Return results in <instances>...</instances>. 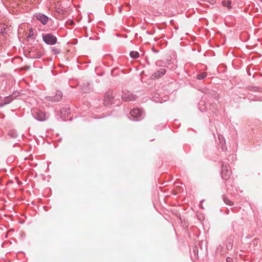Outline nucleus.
Here are the masks:
<instances>
[{"instance_id": "obj_1", "label": "nucleus", "mask_w": 262, "mask_h": 262, "mask_svg": "<svg viewBox=\"0 0 262 262\" xmlns=\"http://www.w3.org/2000/svg\"><path fill=\"white\" fill-rule=\"evenodd\" d=\"M130 114L133 121H139L142 120L144 116V112L140 108H134L130 112Z\"/></svg>"}, {"instance_id": "obj_2", "label": "nucleus", "mask_w": 262, "mask_h": 262, "mask_svg": "<svg viewBox=\"0 0 262 262\" xmlns=\"http://www.w3.org/2000/svg\"><path fill=\"white\" fill-rule=\"evenodd\" d=\"M42 37L43 41L47 45H54L57 42V37L51 33L42 34Z\"/></svg>"}, {"instance_id": "obj_3", "label": "nucleus", "mask_w": 262, "mask_h": 262, "mask_svg": "<svg viewBox=\"0 0 262 262\" xmlns=\"http://www.w3.org/2000/svg\"><path fill=\"white\" fill-rule=\"evenodd\" d=\"M32 114L33 117L39 121H43L47 119L46 115L41 110L33 109L32 110Z\"/></svg>"}, {"instance_id": "obj_4", "label": "nucleus", "mask_w": 262, "mask_h": 262, "mask_svg": "<svg viewBox=\"0 0 262 262\" xmlns=\"http://www.w3.org/2000/svg\"><path fill=\"white\" fill-rule=\"evenodd\" d=\"M231 173L230 167L229 165H222L221 177L224 180H228L230 178Z\"/></svg>"}, {"instance_id": "obj_5", "label": "nucleus", "mask_w": 262, "mask_h": 262, "mask_svg": "<svg viewBox=\"0 0 262 262\" xmlns=\"http://www.w3.org/2000/svg\"><path fill=\"white\" fill-rule=\"evenodd\" d=\"M114 99V96L113 95V92L108 91L106 92L104 99V105H108L113 103V101Z\"/></svg>"}, {"instance_id": "obj_6", "label": "nucleus", "mask_w": 262, "mask_h": 262, "mask_svg": "<svg viewBox=\"0 0 262 262\" xmlns=\"http://www.w3.org/2000/svg\"><path fill=\"white\" fill-rule=\"evenodd\" d=\"M34 17L39 20L43 25H46L50 19L49 17L41 13H36Z\"/></svg>"}, {"instance_id": "obj_7", "label": "nucleus", "mask_w": 262, "mask_h": 262, "mask_svg": "<svg viewBox=\"0 0 262 262\" xmlns=\"http://www.w3.org/2000/svg\"><path fill=\"white\" fill-rule=\"evenodd\" d=\"M121 97L122 100L125 101H134L137 98L136 95H134L129 91L123 92Z\"/></svg>"}, {"instance_id": "obj_8", "label": "nucleus", "mask_w": 262, "mask_h": 262, "mask_svg": "<svg viewBox=\"0 0 262 262\" xmlns=\"http://www.w3.org/2000/svg\"><path fill=\"white\" fill-rule=\"evenodd\" d=\"M43 55L42 52L33 48L29 51V56L32 58H40Z\"/></svg>"}, {"instance_id": "obj_9", "label": "nucleus", "mask_w": 262, "mask_h": 262, "mask_svg": "<svg viewBox=\"0 0 262 262\" xmlns=\"http://www.w3.org/2000/svg\"><path fill=\"white\" fill-rule=\"evenodd\" d=\"M62 98V93L61 91H57L55 94V95L52 96H48L46 97L47 99L49 101H51L53 102H58L61 100Z\"/></svg>"}, {"instance_id": "obj_10", "label": "nucleus", "mask_w": 262, "mask_h": 262, "mask_svg": "<svg viewBox=\"0 0 262 262\" xmlns=\"http://www.w3.org/2000/svg\"><path fill=\"white\" fill-rule=\"evenodd\" d=\"M166 70L164 68L160 69L158 71L153 74L151 77L152 79L159 78L166 73Z\"/></svg>"}, {"instance_id": "obj_11", "label": "nucleus", "mask_w": 262, "mask_h": 262, "mask_svg": "<svg viewBox=\"0 0 262 262\" xmlns=\"http://www.w3.org/2000/svg\"><path fill=\"white\" fill-rule=\"evenodd\" d=\"M19 93L15 92L13 93L11 95L5 97L4 98V101L7 104L10 103L14 98L18 96Z\"/></svg>"}, {"instance_id": "obj_12", "label": "nucleus", "mask_w": 262, "mask_h": 262, "mask_svg": "<svg viewBox=\"0 0 262 262\" xmlns=\"http://www.w3.org/2000/svg\"><path fill=\"white\" fill-rule=\"evenodd\" d=\"M9 31L8 28L4 24H0V33L3 35L7 34Z\"/></svg>"}, {"instance_id": "obj_13", "label": "nucleus", "mask_w": 262, "mask_h": 262, "mask_svg": "<svg viewBox=\"0 0 262 262\" xmlns=\"http://www.w3.org/2000/svg\"><path fill=\"white\" fill-rule=\"evenodd\" d=\"M91 90V88L88 83L83 84L81 87V91L84 93H89Z\"/></svg>"}, {"instance_id": "obj_14", "label": "nucleus", "mask_w": 262, "mask_h": 262, "mask_svg": "<svg viewBox=\"0 0 262 262\" xmlns=\"http://www.w3.org/2000/svg\"><path fill=\"white\" fill-rule=\"evenodd\" d=\"M60 113L62 115H66V114L68 115L71 113L70 112V108L68 106L63 107L61 108Z\"/></svg>"}, {"instance_id": "obj_15", "label": "nucleus", "mask_w": 262, "mask_h": 262, "mask_svg": "<svg viewBox=\"0 0 262 262\" xmlns=\"http://www.w3.org/2000/svg\"><path fill=\"white\" fill-rule=\"evenodd\" d=\"M222 198L223 201L226 204L228 205L229 206L233 205V203L231 201H230L226 195H223L222 196Z\"/></svg>"}, {"instance_id": "obj_16", "label": "nucleus", "mask_w": 262, "mask_h": 262, "mask_svg": "<svg viewBox=\"0 0 262 262\" xmlns=\"http://www.w3.org/2000/svg\"><path fill=\"white\" fill-rule=\"evenodd\" d=\"M129 55L130 57L134 59L137 58L139 56V54L137 51H131L129 53Z\"/></svg>"}, {"instance_id": "obj_17", "label": "nucleus", "mask_w": 262, "mask_h": 262, "mask_svg": "<svg viewBox=\"0 0 262 262\" xmlns=\"http://www.w3.org/2000/svg\"><path fill=\"white\" fill-rule=\"evenodd\" d=\"M207 75V74L206 72H202L197 75V79L199 80H202L206 77Z\"/></svg>"}, {"instance_id": "obj_18", "label": "nucleus", "mask_w": 262, "mask_h": 262, "mask_svg": "<svg viewBox=\"0 0 262 262\" xmlns=\"http://www.w3.org/2000/svg\"><path fill=\"white\" fill-rule=\"evenodd\" d=\"M231 2L230 1L223 2V5L224 6L228 7L229 9L231 8Z\"/></svg>"}, {"instance_id": "obj_19", "label": "nucleus", "mask_w": 262, "mask_h": 262, "mask_svg": "<svg viewBox=\"0 0 262 262\" xmlns=\"http://www.w3.org/2000/svg\"><path fill=\"white\" fill-rule=\"evenodd\" d=\"M33 36H34V31L33 30V29L31 28L29 30L28 35L27 37V40H29V38H32L33 37Z\"/></svg>"}, {"instance_id": "obj_20", "label": "nucleus", "mask_w": 262, "mask_h": 262, "mask_svg": "<svg viewBox=\"0 0 262 262\" xmlns=\"http://www.w3.org/2000/svg\"><path fill=\"white\" fill-rule=\"evenodd\" d=\"M52 51L55 54H59L60 53V49H59L57 48H55V47H53L52 48Z\"/></svg>"}, {"instance_id": "obj_21", "label": "nucleus", "mask_w": 262, "mask_h": 262, "mask_svg": "<svg viewBox=\"0 0 262 262\" xmlns=\"http://www.w3.org/2000/svg\"><path fill=\"white\" fill-rule=\"evenodd\" d=\"M204 201V200H202L200 201V204H199V206H200V207L202 209H204V207L202 205V203Z\"/></svg>"}, {"instance_id": "obj_22", "label": "nucleus", "mask_w": 262, "mask_h": 262, "mask_svg": "<svg viewBox=\"0 0 262 262\" xmlns=\"http://www.w3.org/2000/svg\"><path fill=\"white\" fill-rule=\"evenodd\" d=\"M226 260L227 262H232L233 259L231 257H227Z\"/></svg>"}, {"instance_id": "obj_23", "label": "nucleus", "mask_w": 262, "mask_h": 262, "mask_svg": "<svg viewBox=\"0 0 262 262\" xmlns=\"http://www.w3.org/2000/svg\"><path fill=\"white\" fill-rule=\"evenodd\" d=\"M6 104H7V103H5V102H4V101L3 102L0 103V107H3L4 106H5Z\"/></svg>"}, {"instance_id": "obj_24", "label": "nucleus", "mask_w": 262, "mask_h": 262, "mask_svg": "<svg viewBox=\"0 0 262 262\" xmlns=\"http://www.w3.org/2000/svg\"><path fill=\"white\" fill-rule=\"evenodd\" d=\"M200 110H201V111L202 112H204V111H207V110H206V106H205V107L204 108V109H201V107H200Z\"/></svg>"}, {"instance_id": "obj_25", "label": "nucleus", "mask_w": 262, "mask_h": 262, "mask_svg": "<svg viewBox=\"0 0 262 262\" xmlns=\"http://www.w3.org/2000/svg\"><path fill=\"white\" fill-rule=\"evenodd\" d=\"M202 215V214H199V215L198 216V218L199 220H201V215Z\"/></svg>"}, {"instance_id": "obj_26", "label": "nucleus", "mask_w": 262, "mask_h": 262, "mask_svg": "<svg viewBox=\"0 0 262 262\" xmlns=\"http://www.w3.org/2000/svg\"><path fill=\"white\" fill-rule=\"evenodd\" d=\"M74 21L71 20L70 23V25H74Z\"/></svg>"}, {"instance_id": "obj_27", "label": "nucleus", "mask_w": 262, "mask_h": 262, "mask_svg": "<svg viewBox=\"0 0 262 262\" xmlns=\"http://www.w3.org/2000/svg\"><path fill=\"white\" fill-rule=\"evenodd\" d=\"M203 101H201L200 103H199V105H201L202 104V103H203Z\"/></svg>"}, {"instance_id": "obj_28", "label": "nucleus", "mask_w": 262, "mask_h": 262, "mask_svg": "<svg viewBox=\"0 0 262 262\" xmlns=\"http://www.w3.org/2000/svg\"><path fill=\"white\" fill-rule=\"evenodd\" d=\"M153 51H154L155 53L158 52V51H156V50H154V49H153Z\"/></svg>"}, {"instance_id": "obj_29", "label": "nucleus", "mask_w": 262, "mask_h": 262, "mask_svg": "<svg viewBox=\"0 0 262 262\" xmlns=\"http://www.w3.org/2000/svg\"><path fill=\"white\" fill-rule=\"evenodd\" d=\"M214 110H215V108H214L213 110H212L213 112H214Z\"/></svg>"}, {"instance_id": "obj_30", "label": "nucleus", "mask_w": 262, "mask_h": 262, "mask_svg": "<svg viewBox=\"0 0 262 262\" xmlns=\"http://www.w3.org/2000/svg\"><path fill=\"white\" fill-rule=\"evenodd\" d=\"M57 12L59 13V10H58V11L57 10Z\"/></svg>"}, {"instance_id": "obj_31", "label": "nucleus", "mask_w": 262, "mask_h": 262, "mask_svg": "<svg viewBox=\"0 0 262 262\" xmlns=\"http://www.w3.org/2000/svg\"><path fill=\"white\" fill-rule=\"evenodd\" d=\"M261 2H262V0H261Z\"/></svg>"}]
</instances>
